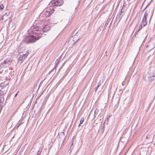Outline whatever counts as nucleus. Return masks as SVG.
<instances>
[{
	"instance_id": "obj_1",
	"label": "nucleus",
	"mask_w": 155,
	"mask_h": 155,
	"mask_svg": "<svg viewBox=\"0 0 155 155\" xmlns=\"http://www.w3.org/2000/svg\"><path fill=\"white\" fill-rule=\"evenodd\" d=\"M32 29L28 30L30 35L27 36L25 39V41L27 43H32L38 40L42 35L41 31L39 29V28L37 26L36 28L34 27L32 28Z\"/></svg>"
},
{
	"instance_id": "obj_2",
	"label": "nucleus",
	"mask_w": 155,
	"mask_h": 155,
	"mask_svg": "<svg viewBox=\"0 0 155 155\" xmlns=\"http://www.w3.org/2000/svg\"><path fill=\"white\" fill-rule=\"evenodd\" d=\"M51 3L53 6H60L64 3L63 0H52Z\"/></svg>"
},
{
	"instance_id": "obj_3",
	"label": "nucleus",
	"mask_w": 155,
	"mask_h": 155,
	"mask_svg": "<svg viewBox=\"0 0 155 155\" xmlns=\"http://www.w3.org/2000/svg\"><path fill=\"white\" fill-rule=\"evenodd\" d=\"M148 79L149 81L151 82L155 80V71L150 73Z\"/></svg>"
},
{
	"instance_id": "obj_4",
	"label": "nucleus",
	"mask_w": 155,
	"mask_h": 155,
	"mask_svg": "<svg viewBox=\"0 0 155 155\" xmlns=\"http://www.w3.org/2000/svg\"><path fill=\"white\" fill-rule=\"evenodd\" d=\"M11 64V61L8 59L5 60L2 63V65L5 67H8Z\"/></svg>"
},
{
	"instance_id": "obj_5",
	"label": "nucleus",
	"mask_w": 155,
	"mask_h": 155,
	"mask_svg": "<svg viewBox=\"0 0 155 155\" xmlns=\"http://www.w3.org/2000/svg\"><path fill=\"white\" fill-rule=\"evenodd\" d=\"M151 13L149 11H146L144 14V16L143 18H145V19L147 20L148 17H149L150 18V21L152 16L151 15Z\"/></svg>"
},
{
	"instance_id": "obj_6",
	"label": "nucleus",
	"mask_w": 155,
	"mask_h": 155,
	"mask_svg": "<svg viewBox=\"0 0 155 155\" xmlns=\"http://www.w3.org/2000/svg\"><path fill=\"white\" fill-rule=\"evenodd\" d=\"M50 27L48 25H46L45 26H44L43 27L42 29L41 30V31L40 30V29H39V30L41 31V32L42 35V33H41L43 31V32H45L46 31H48L50 29ZM40 30L41 29H40Z\"/></svg>"
},
{
	"instance_id": "obj_7",
	"label": "nucleus",
	"mask_w": 155,
	"mask_h": 155,
	"mask_svg": "<svg viewBox=\"0 0 155 155\" xmlns=\"http://www.w3.org/2000/svg\"><path fill=\"white\" fill-rule=\"evenodd\" d=\"M78 33H77L72 36V37L74 38L73 41L74 42V43L77 42L80 39L79 38L78 36Z\"/></svg>"
},
{
	"instance_id": "obj_8",
	"label": "nucleus",
	"mask_w": 155,
	"mask_h": 155,
	"mask_svg": "<svg viewBox=\"0 0 155 155\" xmlns=\"http://www.w3.org/2000/svg\"><path fill=\"white\" fill-rule=\"evenodd\" d=\"M44 12H45V15L47 16H50L53 12L52 11H50V9L48 10L47 9L45 10Z\"/></svg>"
},
{
	"instance_id": "obj_9",
	"label": "nucleus",
	"mask_w": 155,
	"mask_h": 155,
	"mask_svg": "<svg viewBox=\"0 0 155 155\" xmlns=\"http://www.w3.org/2000/svg\"><path fill=\"white\" fill-rule=\"evenodd\" d=\"M9 14V13H6L2 17V19H4L5 21L8 20L9 17H8V14Z\"/></svg>"
},
{
	"instance_id": "obj_10",
	"label": "nucleus",
	"mask_w": 155,
	"mask_h": 155,
	"mask_svg": "<svg viewBox=\"0 0 155 155\" xmlns=\"http://www.w3.org/2000/svg\"><path fill=\"white\" fill-rule=\"evenodd\" d=\"M147 23V20L145 19V18H143L141 23V24L143 26H144L146 25Z\"/></svg>"
},
{
	"instance_id": "obj_11",
	"label": "nucleus",
	"mask_w": 155,
	"mask_h": 155,
	"mask_svg": "<svg viewBox=\"0 0 155 155\" xmlns=\"http://www.w3.org/2000/svg\"><path fill=\"white\" fill-rule=\"evenodd\" d=\"M27 57V55H25V54H23V55H21L20 56L19 59L21 61H22Z\"/></svg>"
},
{
	"instance_id": "obj_12",
	"label": "nucleus",
	"mask_w": 155,
	"mask_h": 155,
	"mask_svg": "<svg viewBox=\"0 0 155 155\" xmlns=\"http://www.w3.org/2000/svg\"><path fill=\"white\" fill-rule=\"evenodd\" d=\"M4 6L3 4H0V11H1L4 8Z\"/></svg>"
},
{
	"instance_id": "obj_13",
	"label": "nucleus",
	"mask_w": 155,
	"mask_h": 155,
	"mask_svg": "<svg viewBox=\"0 0 155 155\" xmlns=\"http://www.w3.org/2000/svg\"><path fill=\"white\" fill-rule=\"evenodd\" d=\"M42 150V148H40L38 152V153L37 155H40L41 151Z\"/></svg>"
},
{
	"instance_id": "obj_14",
	"label": "nucleus",
	"mask_w": 155,
	"mask_h": 155,
	"mask_svg": "<svg viewBox=\"0 0 155 155\" xmlns=\"http://www.w3.org/2000/svg\"><path fill=\"white\" fill-rule=\"evenodd\" d=\"M84 117L81 118V119L80 121V124H82L84 122Z\"/></svg>"
},
{
	"instance_id": "obj_15",
	"label": "nucleus",
	"mask_w": 155,
	"mask_h": 155,
	"mask_svg": "<svg viewBox=\"0 0 155 155\" xmlns=\"http://www.w3.org/2000/svg\"><path fill=\"white\" fill-rule=\"evenodd\" d=\"M103 82V81H99L97 85L99 87V86H100L102 85V84Z\"/></svg>"
},
{
	"instance_id": "obj_16",
	"label": "nucleus",
	"mask_w": 155,
	"mask_h": 155,
	"mask_svg": "<svg viewBox=\"0 0 155 155\" xmlns=\"http://www.w3.org/2000/svg\"><path fill=\"white\" fill-rule=\"evenodd\" d=\"M2 104H3V103L2 102V101H0V113L1 112V111L2 109Z\"/></svg>"
},
{
	"instance_id": "obj_17",
	"label": "nucleus",
	"mask_w": 155,
	"mask_h": 155,
	"mask_svg": "<svg viewBox=\"0 0 155 155\" xmlns=\"http://www.w3.org/2000/svg\"><path fill=\"white\" fill-rule=\"evenodd\" d=\"M142 25L141 24L139 28V29H138V32L139 31H140L141 29H142Z\"/></svg>"
},
{
	"instance_id": "obj_18",
	"label": "nucleus",
	"mask_w": 155,
	"mask_h": 155,
	"mask_svg": "<svg viewBox=\"0 0 155 155\" xmlns=\"http://www.w3.org/2000/svg\"><path fill=\"white\" fill-rule=\"evenodd\" d=\"M29 54V52H28V51H27V52H26V53H25V55H27V56Z\"/></svg>"
},
{
	"instance_id": "obj_19",
	"label": "nucleus",
	"mask_w": 155,
	"mask_h": 155,
	"mask_svg": "<svg viewBox=\"0 0 155 155\" xmlns=\"http://www.w3.org/2000/svg\"><path fill=\"white\" fill-rule=\"evenodd\" d=\"M151 42H153L154 43H155V40H152L149 43H150Z\"/></svg>"
},
{
	"instance_id": "obj_20",
	"label": "nucleus",
	"mask_w": 155,
	"mask_h": 155,
	"mask_svg": "<svg viewBox=\"0 0 155 155\" xmlns=\"http://www.w3.org/2000/svg\"><path fill=\"white\" fill-rule=\"evenodd\" d=\"M99 87V86H98L97 85V87L95 88V91H97V90L98 88Z\"/></svg>"
},
{
	"instance_id": "obj_21",
	"label": "nucleus",
	"mask_w": 155,
	"mask_h": 155,
	"mask_svg": "<svg viewBox=\"0 0 155 155\" xmlns=\"http://www.w3.org/2000/svg\"><path fill=\"white\" fill-rule=\"evenodd\" d=\"M17 94H18L17 93L15 95V97H16L17 96Z\"/></svg>"
},
{
	"instance_id": "obj_22",
	"label": "nucleus",
	"mask_w": 155,
	"mask_h": 155,
	"mask_svg": "<svg viewBox=\"0 0 155 155\" xmlns=\"http://www.w3.org/2000/svg\"><path fill=\"white\" fill-rule=\"evenodd\" d=\"M127 77V76H126V78H125V79H124V80H126V77Z\"/></svg>"
},
{
	"instance_id": "obj_23",
	"label": "nucleus",
	"mask_w": 155,
	"mask_h": 155,
	"mask_svg": "<svg viewBox=\"0 0 155 155\" xmlns=\"http://www.w3.org/2000/svg\"><path fill=\"white\" fill-rule=\"evenodd\" d=\"M1 94L0 93V97H1Z\"/></svg>"
},
{
	"instance_id": "obj_24",
	"label": "nucleus",
	"mask_w": 155,
	"mask_h": 155,
	"mask_svg": "<svg viewBox=\"0 0 155 155\" xmlns=\"http://www.w3.org/2000/svg\"><path fill=\"white\" fill-rule=\"evenodd\" d=\"M122 85H123V82L122 83Z\"/></svg>"
},
{
	"instance_id": "obj_25",
	"label": "nucleus",
	"mask_w": 155,
	"mask_h": 155,
	"mask_svg": "<svg viewBox=\"0 0 155 155\" xmlns=\"http://www.w3.org/2000/svg\"><path fill=\"white\" fill-rule=\"evenodd\" d=\"M80 124H79V125H78V126H80Z\"/></svg>"
},
{
	"instance_id": "obj_26",
	"label": "nucleus",
	"mask_w": 155,
	"mask_h": 155,
	"mask_svg": "<svg viewBox=\"0 0 155 155\" xmlns=\"http://www.w3.org/2000/svg\"><path fill=\"white\" fill-rule=\"evenodd\" d=\"M58 61L57 63L56 64H57L58 63Z\"/></svg>"
},
{
	"instance_id": "obj_27",
	"label": "nucleus",
	"mask_w": 155,
	"mask_h": 155,
	"mask_svg": "<svg viewBox=\"0 0 155 155\" xmlns=\"http://www.w3.org/2000/svg\"><path fill=\"white\" fill-rule=\"evenodd\" d=\"M107 118H109L108 116H107Z\"/></svg>"
},
{
	"instance_id": "obj_28",
	"label": "nucleus",
	"mask_w": 155,
	"mask_h": 155,
	"mask_svg": "<svg viewBox=\"0 0 155 155\" xmlns=\"http://www.w3.org/2000/svg\"><path fill=\"white\" fill-rule=\"evenodd\" d=\"M107 118H109L108 116H107Z\"/></svg>"
},
{
	"instance_id": "obj_29",
	"label": "nucleus",
	"mask_w": 155,
	"mask_h": 155,
	"mask_svg": "<svg viewBox=\"0 0 155 155\" xmlns=\"http://www.w3.org/2000/svg\"><path fill=\"white\" fill-rule=\"evenodd\" d=\"M110 117V116L109 117V118Z\"/></svg>"
}]
</instances>
